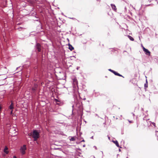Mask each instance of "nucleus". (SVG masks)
<instances>
[{"label": "nucleus", "instance_id": "3", "mask_svg": "<svg viewBox=\"0 0 158 158\" xmlns=\"http://www.w3.org/2000/svg\"><path fill=\"white\" fill-rule=\"evenodd\" d=\"M142 48L145 54L148 56H150L151 53L150 52L148 49L145 48L143 46H142Z\"/></svg>", "mask_w": 158, "mask_h": 158}, {"label": "nucleus", "instance_id": "29", "mask_svg": "<svg viewBox=\"0 0 158 158\" xmlns=\"http://www.w3.org/2000/svg\"><path fill=\"white\" fill-rule=\"evenodd\" d=\"M156 132H158V131H156Z\"/></svg>", "mask_w": 158, "mask_h": 158}, {"label": "nucleus", "instance_id": "32", "mask_svg": "<svg viewBox=\"0 0 158 158\" xmlns=\"http://www.w3.org/2000/svg\"><path fill=\"white\" fill-rule=\"evenodd\" d=\"M78 69V68H77V69Z\"/></svg>", "mask_w": 158, "mask_h": 158}, {"label": "nucleus", "instance_id": "34", "mask_svg": "<svg viewBox=\"0 0 158 158\" xmlns=\"http://www.w3.org/2000/svg\"><path fill=\"white\" fill-rule=\"evenodd\" d=\"M156 1H157V0H155Z\"/></svg>", "mask_w": 158, "mask_h": 158}, {"label": "nucleus", "instance_id": "23", "mask_svg": "<svg viewBox=\"0 0 158 158\" xmlns=\"http://www.w3.org/2000/svg\"><path fill=\"white\" fill-rule=\"evenodd\" d=\"M94 147L96 149H97V147L96 146H94Z\"/></svg>", "mask_w": 158, "mask_h": 158}, {"label": "nucleus", "instance_id": "13", "mask_svg": "<svg viewBox=\"0 0 158 158\" xmlns=\"http://www.w3.org/2000/svg\"><path fill=\"white\" fill-rule=\"evenodd\" d=\"M32 89L33 91H35L36 90L35 88H32Z\"/></svg>", "mask_w": 158, "mask_h": 158}, {"label": "nucleus", "instance_id": "27", "mask_svg": "<svg viewBox=\"0 0 158 158\" xmlns=\"http://www.w3.org/2000/svg\"><path fill=\"white\" fill-rule=\"evenodd\" d=\"M67 40H68L69 41V39L68 38L67 39Z\"/></svg>", "mask_w": 158, "mask_h": 158}, {"label": "nucleus", "instance_id": "5", "mask_svg": "<svg viewBox=\"0 0 158 158\" xmlns=\"http://www.w3.org/2000/svg\"><path fill=\"white\" fill-rule=\"evenodd\" d=\"M111 6L112 7V9L114 10V11H116L117 10V8L116 7L114 4H111Z\"/></svg>", "mask_w": 158, "mask_h": 158}, {"label": "nucleus", "instance_id": "12", "mask_svg": "<svg viewBox=\"0 0 158 158\" xmlns=\"http://www.w3.org/2000/svg\"><path fill=\"white\" fill-rule=\"evenodd\" d=\"M108 70H109V71L113 73L114 72V71L110 69H109Z\"/></svg>", "mask_w": 158, "mask_h": 158}, {"label": "nucleus", "instance_id": "16", "mask_svg": "<svg viewBox=\"0 0 158 158\" xmlns=\"http://www.w3.org/2000/svg\"><path fill=\"white\" fill-rule=\"evenodd\" d=\"M10 114H13V110H11L10 112Z\"/></svg>", "mask_w": 158, "mask_h": 158}, {"label": "nucleus", "instance_id": "14", "mask_svg": "<svg viewBox=\"0 0 158 158\" xmlns=\"http://www.w3.org/2000/svg\"><path fill=\"white\" fill-rule=\"evenodd\" d=\"M75 139H74V138H71V139H70V140L71 141H74V140Z\"/></svg>", "mask_w": 158, "mask_h": 158}, {"label": "nucleus", "instance_id": "19", "mask_svg": "<svg viewBox=\"0 0 158 158\" xmlns=\"http://www.w3.org/2000/svg\"><path fill=\"white\" fill-rule=\"evenodd\" d=\"M13 158H17V157L16 156H14Z\"/></svg>", "mask_w": 158, "mask_h": 158}, {"label": "nucleus", "instance_id": "33", "mask_svg": "<svg viewBox=\"0 0 158 158\" xmlns=\"http://www.w3.org/2000/svg\"><path fill=\"white\" fill-rule=\"evenodd\" d=\"M146 82L147 83V80L146 81Z\"/></svg>", "mask_w": 158, "mask_h": 158}, {"label": "nucleus", "instance_id": "17", "mask_svg": "<svg viewBox=\"0 0 158 158\" xmlns=\"http://www.w3.org/2000/svg\"><path fill=\"white\" fill-rule=\"evenodd\" d=\"M55 101H56V102H59V101L57 99H55Z\"/></svg>", "mask_w": 158, "mask_h": 158}, {"label": "nucleus", "instance_id": "21", "mask_svg": "<svg viewBox=\"0 0 158 158\" xmlns=\"http://www.w3.org/2000/svg\"><path fill=\"white\" fill-rule=\"evenodd\" d=\"M93 138H94V136H92L91 137V138L92 139H93Z\"/></svg>", "mask_w": 158, "mask_h": 158}, {"label": "nucleus", "instance_id": "31", "mask_svg": "<svg viewBox=\"0 0 158 158\" xmlns=\"http://www.w3.org/2000/svg\"><path fill=\"white\" fill-rule=\"evenodd\" d=\"M150 5H147V6H149Z\"/></svg>", "mask_w": 158, "mask_h": 158}, {"label": "nucleus", "instance_id": "20", "mask_svg": "<svg viewBox=\"0 0 158 158\" xmlns=\"http://www.w3.org/2000/svg\"><path fill=\"white\" fill-rule=\"evenodd\" d=\"M1 109H2V107L1 106H0V112L1 111Z\"/></svg>", "mask_w": 158, "mask_h": 158}, {"label": "nucleus", "instance_id": "8", "mask_svg": "<svg viewBox=\"0 0 158 158\" xmlns=\"http://www.w3.org/2000/svg\"><path fill=\"white\" fill-rule=\"evenodd\" d=\"M113 73H114L115 75L118 76L120 77H123L120 74L116 72L115 71H114V72Z\"/></svg>", "mask_w": 158, "mask_h": 158}, {"label": "nucleus", "instance_id": "9", "mask_svg": "<svg viewBox=\"0 0 158 158\" xmlns=\"http://www.w3.org/2000/svg\"><path fill=\"white\" fill-rule=\"evenodd\" d=\"M8 150V148L7 147H6L4 150V152H5L6 154H7L9 153V152L8 151H7Z\"/></svg>", "mask_w": 158, "mask_h": 158}, {"label": "nucleus", "instance_id": "25", "mask_svg": "<svg viewBox=\"0 0 158 158\" xmlns=\"http://www.w3.org/2000/svg\"><path fill=\"white\" fill-rule=\"evenodd\" d=\"M148 1H149V2H151V0H149Z\"/></svg>", "mask_w": 158, "mask_h": 158}, {"label": "nucleus", "instance_id": "10", "mask_svg": "<svg viewBox=\"0 0 158 158\" xmlns=\"http://www.w3.org/2000/svg\"><path fill=\"white\" fill-rule=\"evenodd\" d=\"M14 108L13 103L12 102L11 103L9 107V108L10 110H12Z\"/></svg>", "mask_w": 158, "mask_h": 158}, {"label": "nucleus", "instance_id": "18", "mask_svg": "<svg viewBox=\"0 0 158 158\" xmlns=\"http://www.w3.org/2000/svg\"><path fill=\"white\" fill-rule=\"evenodd\" d=\"M152 123L155 127V123Z\"/></svg>", "mask_w": 158, "mask_h": 158}, {"label": "nucleus", "instance_id": "28", "mask_svg": "<svg viewBox=\"0 0 158 158\" xmlns=\"http://www.w3.org/2000/svg\"><path fill=\"white\" fill-rule=\"evenodd\" d=\"M143 120H145V118H144V117L143 118Z\"/></svg>", "mask_w": 158, "mask_h": 158}, {"label": "nucleus", "instance_id": "24", "mask_svg": "<svg viewBox=\"0 0 158 158\" xmlns=\"http://www.w3.org/2000/svg\"><path fill=\"white\" fill-rule=\"evenodd\" d=\"M85 141V140H84V139H83L81 141V142H84Z\"/></svg>", "mask_w": 158, "mask_h": 158}, {"label": "nucleus", "instance_id": "6", "mask_svg": "<svg viewBox=\"0 0 158 158\" xmlns=\"http://www.w3.org/2000/svg\"><path fill=\"white\" fill-rule=\"evenodd\" d=\"M112 142L114 143L118 147V148H121V147H120L119 146V145L118 144V143L117 141V140H115V141H114V140H113L112 141Z\"/></svg>", "mask_w": 158, "mask_h": 158}, {"label": "nucleus", "instance_id": "7", "mask_svg": "<svg viewBox=\"0 0 158 158\" xmlns=\"http://www.w3.org/2000/svg\"><path fill=\"white\" fill-rule=\"evenodd\" d=\"M69 49L71 51H72L74 49V48L73 47V46L71 45L70 44H69Z\"/></svg>", "mask_w": 158, "mask_h": 158}, {"label": "nucleus", "instance_id": "26", "mask_svg": "<svg viewBox=\"0 0 158 158\" xmlns=\"http://www.w3.org/2000/svg\"><path fill=\"white\" fill-rule=\"evenodd\" d=\"M132 114L133 115V116H134V115H135V114H133V113H132Z\"/></svg>", "mask_w": 158, "mask_h": 158}, {"label": "nucleus", "instance_id": "22", "mask_svg": "<svg viewBox=\"0 0 158 158\" xmlns=\"http://www.w3.org/2000/svg\"><path fill=\"white\" fill-rule=\"evenodd\" d=\"M108 139H110V137H109L108 136Z\"/></svg>", "mask_w": 158, "mask_h": 158}, {"label": "nucleus", "instance_id": "1", "mask_svg": "<svg viewBox=\"0 0 158 158\" xmlns=\"http://www.w3.org/2000/svg\"><path fill=\"white\" fill-rule=\"evenodd\" d=\"M28 135L29 136H32L34 141H36L40 137L39 132L36 130H33V132L29 133Z\"/></svg>", "mask_w": 158, "mask_h": 158}, {"label": "nucleus", "instance_id": "11", "mask_svg": "<svg viewBox=\"0 0 158 158\" xmlns=\"http://www.w3.org/2000/svg\"><path fill=\"white\" fill-rule=\"evenodd\" d=\"M127 36L130 40H131V41L134 40V38L132 37L130 35H128Z\"/></svg>", "mask_w": 158, "mask_h": 158}, {"label": "nucleus", "instance_id": "30", "mask_svg": "<svg viewBox=\"0 0 158 158\" xmlns=\"http://www.w3.org/2000/svg\"><path fill=\"white\" fill-rule=\"evenodd\" d=\"M119 151H120V149H119Z\"/></svg>", "mask_w": 158, "mask_h": 158}, {"label": "nucleus", "instance_id": "35", "mask_svg": "<svg viewBox=\"0 0 158 158\" xmlns=\"http://www.w3.org/2000/svg\"><path fill=\"white\" fill-rule=\"evenodd\" d=\"M98 0V1H99V0Z\"/></svg>", "mask_w": 158, "mask_h": 158}, {"label": "nucleus", "instance_id": "4", "mask_svg": "<svg viewBox=\"0 0 158 158\" xmlns=\"http://www.w3.org/2000/svg\"><path fill=\"white\" fill-rule=\"evenodd\" d=\"M36 48L38 52L41 51L40 45L39 43H37L36 44Z\"/></svg>", "mask_w": 158, "mask_h": 158}, {"label": "nucleus", "instance_id": "2", "mask_svg": "<svg viewBox=\"0 0 158 158\" xmlns=\"http://www.w3.org/2000/svg\"><path fill=\"white\" fill-rule=\"evenodd\" d=\"M26 149V145H24L23 146L21 147L20 148V151L22 154L23 155L25 153V150Z\"/></svg>", "mask_w": 158, "mask_h": 158}, {"label": "nucleus", "instance_id": "15", "mask_svg": "<svg viewBox=\"0 0 158 158\" xmlns=\"http://www.w3.org/2000/svg\"><path fill=\"white\" fill-rule=\"evenodd\" d=\"M144 86L145 87H148V84H145Z\"/></svg>", "mask_w": 158, "mask_h": 158}]
</instances>
